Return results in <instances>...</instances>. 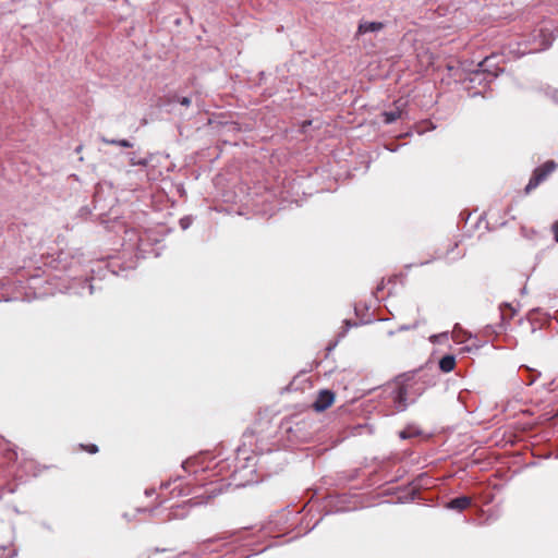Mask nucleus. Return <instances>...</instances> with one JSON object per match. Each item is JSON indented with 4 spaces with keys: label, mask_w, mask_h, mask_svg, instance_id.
Instances as JSON below:
<instances>
[{
    "label": "nucleus",
    "mask_w": 558,
    "mask_h": 558,
    "mask_svg": "<svg viewBox=\"0 0 558 558\" xmlns=\"http://www.w3.org/2000/svg\"><path fill=\"white\" fill-rule=\"evenodd\" d=\"M384 398L391 413L404 411L416 398L414 384L411 379H396L384 389Z\"/></svg>",
    "instance_id": "1"
},
{
    "label": "nucleus",
    "mask_w": 558,
    "mask_h": 558,
    "mask_svg": "<svg viewBox=\"0 0 558 558\" xmlns=\"http://www.w3.org/2000/svg\"><path fill=\"white\" fill-rule=\"evenodd\" d=\"M199 466V458H192L187 459L182 463V468L186 472H193L195 474V482L198 483L202 487H205V493L207 494V498H211L218 494H220L225 486L228 484L223 483L222 480H213L211 477H215L218 475V472H211L210 475L205 476V474L209 471L208 466L202 469L201 473H198V470L196 468Z\"/></svg>",
    "instance_id": "2"
},
{
    "label": "nucleus",
    "mask_w": 558,
    "mask_h": 558,
    "mask_svg": "<svg viewBox=\"0 0 558 558\" xmlns=\"http://www.w3.org/2000/svg\"><path fill=\"white\" fill-rule=\"evenodd\" d=\"M553 40L554 35L549 27H538L534 29L529 39L523 43L524 48L520 49V53L525 54L543 51L550 47Z\"/></svg>",
    "instance_id": "3"
},
{
    "label": "nucleus",
    "mask_w": 558,
    "mask_h": 558,
    "mask_svg": "<svg viewBox=\"0 0 558 558\" xmlns=\"http://www.w3.org/2000/svg\"><path fill=\"white\" fill-rule=\"evenodd\" d=\"M556 168L557 165L553 160L546 161L544 165L537 167L525 186V193H530L536 189Z\"/></svg>",
    "instance_id": "4"
},
{
    "label": "nucleus",
    "mask_w": 558,
    "mask_h": 558,
    "mask_svg": "<svg viewBox=\"0 0 558 558\" xmlns=\"http://www.w3.org/2000/svg\"><path fill=\"white\" fill-rule=\"evenodd\" d=\"M335 400V395L330 390H322L317 395L316 400L313 403V408L317 412H323L328 409Z\"/></svg>",
    "instance_id": "5"
},
{
    "label": "nucleus",
    "mask_w": 558,
    "mask_h": 558,
    "mask_svg": "<svg viewBox=\"0 0 558 558\" xmlns=\"http://www.w3.org/2000/svg\"><path fill=\"white\" fill-rule=\"evenodd\" d=\"M471 504H472V499L470 497L460 496V497H457V498L450 500L446 505V507L451 510L462 511V510L466 509L468 507H470Z\"/></svg>",
    "instance_id": "6"
},
{
    "label": "nucleus",
    "mask_w": 558,
    "mask_h": 558,
    "mask_svg": "<svg viewBox=\"0 0 558 558\" xmlns=\"http://www.w3.org/2000/svg\"><path fill=\"white\" fill-rule=\"evenodd\" d=\"M384 24L381 22H362L357 28V35H363L371 32H379L383 29Z\"/></svg>",
    "instance_id": "7"
},
{
    "label": "nucleus",
    "mask_w": 558,
    "mask_h": 558,
    "mask_svg": "<svg viewBox=\"0 0 558 558\" xmlns=\"http://www.w3.org/2000/svg\"><path fill=\"white\" fill-rule=\"evenodd\" d=\"M456 366V359L453 355H445L439 361V368L444 373H449L454 369Z\"/></svg>",
    "instance_id": "8"
},
{
    "label": "nucleus",
    "mask_w": 558,
    "mask_h": 558,
    "mask_svg": "<svg viewBox=\"0 0 558 558\" xmlns=\"http://www.w3.org/2000/svg\"><path fill=\"white\" fill-rule=\"evenodd\" d=\"M493 59H494V57L485 58V60L480 64V66L482 68V71L475 72L473 74V76L471 77V82H476V81L481 82L482 78H485L484 72L488 71V66L490 65V62Z\"/></svg>",
    "instance_id": "9"
},
{
    "label": "nucleus",
    "mask_w": 558,
    "mask_h": 558,
    "mask_svg": "<svg viewBox=\"0 0 558 558\" xmlns=\"http://www.w3.org/2000/svg\"><path fill=\"white\" fill-rule=\"evenodd\" d=\"M170 512L167 517V520H172V519H182L184 518L185 513L183 512V508L179 505H172L170 507Z\"/></svg>",
    "instance_id": "10"
},
{
    "label": "nucleus",
    "mask_w": 558,
    "mask_h": 558,
    "mask_svg": "<svg viewBox=\"0 0 558 558\" xmlns=\"http://www.w3.org/2000/svg\"><path fill=\"white\" fill-rule=\"evenodd\" d=\"M401 116V112L399 110H392V111H387V112H384V120L386 123H392L395 122L396 120H398Z\"/></svg>",
    "instance_id": "11"
},
{
    "label": "nucleus",
    "mask_w": 558,
    "mask_h": 558,
    "mask_svg": "<svg viewBox=\"0 0 558 558\" xmlns=\"http://www.w3.org/2000/svg\"><path fill=\"white\" fill-rule=\"evenodd\" d=\"M501 311V318L505 319H511L514 315V308L510 304H505L504 307H500Z\"/></svg>",
    "instance_id": "12"
},
{
    "label": "nucleus",
    "mask_w": 558,
    "mask_h": 558,
    "mask_svg": "<svg viewBox=\"0 0 558 558\" xmlns=\"http://www.w3.org/2000/svg\"><path fill=\"white\" fill-rule=\"evenodd\" d=\"M130 163L132 166H146L148 163L147 159L145 158H136V157H132L130 159Z\"/></svg>",
    "instance_id": "13"
},
{
    "label": "nucleus",
    "mask_w": 558,
    "mask_h": 558,
    "mask_svg": "<svg viewBox=\"0 0 558 558\" xmlns=\"http://www.w3.org/2000/svg\"><path fill=\"white\" fill-rule=\"evenodd\" d=\"M173 101H178L182 106L189 107L191 105V99L189 97H174Z\"/></svg>",
    "instance_id": "14"
},
{
    "label": "nucleus",
    "mask_w": 558,
    "mask_h": 558,
    "mask_svg": "<svg viewBox=\"0 0 558 558\" xmlns=\"http://www.w3.org/2000/svg\"><path fill=\"white\" fill-rule=\"evenodd\" d=\"M117 145L125 148L133 147V144L128 140H118Z\"/></svg>",
    "instance_id": "15"
},
{
    "label": "nucleus",
    "mask_w": 558,
    "mask_h": 558,
    "mask_svg": "<svg viewBox=\"0 0 558 558\" xmlns=\"http://www.w3.org/2000/svg\"><path fill=\"white\" fill-rule=\"evenodd\" d=\"M8 548L4 546H0V558H12L11 553H7Z\"/></svg>",
    "instance_id": "16"
},
{
    "label": "nucleus",
    "mask_w": 558,
    "mask_h": 558,
    "mask_svg": "<svg viewBox=\"0 0 558 558\" xmlns=\"http://www.w3.org/2000/svg\"><path fill=\"white\" fill-rule=\"evenodd\" d=\"M551 229L554 232V239L558 242V220L553 225Z\"/></svg>",
    "instance_id": "17"
},
{
    "label": "nucleus",
    "mask_w": 558,
    "mask_h": 558,
    "mask_svg": "<svg viewBox=\"0 0 558 558\" xmlns=\"http://www.w3.org/2000/svg\"><path fill=\"white\" fill-rule=\"evenodd\" d=\"M178 483V480H174L172 483H166V484H162L161 485V488H168L170 487L171 485H174L173 486V490H175L177 488H179V484Z\"/></svg>",
    "instance_id": "18"
},
{
    "label": "nucleus",
    "mask_w": 558,
    "mask_h": 558,
    "mask_svg": "<svg viewBox=\"0 0 558 558\" xmlns=\"http://www.w3.org/2000/svg\"><path fill=\"white\" fill-rule=\"evenodd\" d=\"M180 226L182 227V229H186L189 226H190V220L189 218H182L180 220Z\"/></svg>",
    "instance_id": "19"
},
{
    "label": "nucleus",
    "mask_w": 558,
    "mask_h": 558,
    "mask_svg": "<svg viewBox=\"0 0 558 558\" xmlns=\"http://www.w3.org/2000/svg\"><path fill=\"white\" fill-rule=\"evenodd\" d=\"M86 449L89 453H96L98 451V447L96 445H89Z\"/></svg>",
    "instance_id": "20"
},
{
    "label": "nucleus",
    "mask_w": 558,
    "mask_h": 558,
    "mask_svg": "<svg viewBox=\"0 0 558 558\" xmlns=\"http://www.w3.org/2000/svg\"><path fill=\"white\" fill-rule=\"evenodd\" d=\"M65 259H66V254L62 252L59 254L57 263L61 264Z\"/></svg>",
    "instance_id": "21"
},
{
    "label": "nucleus",
    "mask_w": 558,
    "mask_h": 558,
    "mask_svg": "<svg viewBox=\"0 0 558 558\" xmlns=\"http://www.w3.org/2000/svg\"><path fill=\"white\" fill-rule=\"evenodd\" d=\"M102 142L108 144V145H117L118 140L102 138Z\"/></svg>",
    "instance_id": "22"
},
{
    "label": "nucleus",
    "mask_w": 558,
    "mask_h": 558,
    "mask_svg": "<svg viewBox=\"0 0 558 558\" xmlns=\"http://www.w3.org/2000/svg\"><path fill=\"white\" fill-rule=\"evenodd\" d=\"M416 325L412 326V328H414ZM411 329V326H405V325H402L398 328L399 331H403V330H409Z\"/></svg>",
    "instance_id": "23"
},
{
    "label": "nucleus",
    "mask_w": 558,
    "mask_h": 558,
    "mask_svg": "<svg viewBox=\"0 0 558 558\" xmlns=\"http://www.w3.org/2000/svg\"><path fill=\"white\" fill-rule=\"evenodd\" d=\"M551 98L554 99V101L558 102V90H553Z\"/></svg>",
    "instance_id": "24"
},
{
    "label": "nucleus",
    "mask_w": 558,
    "mask_h": 558,
    "mask_svg": "<svg viewBox=\"0 0 558 558\" xmlns=\"http://www.w3.org/2000/svg\"><path fill=\"white\" fill-rule=\"evenodd\" d=\"M87 288H88V292H89V294H92V293H93V288H94V287H93V284L88 283V284H87Z\"/></svg>",
    "instance_id": "25"
},
{
    "label": "nucleus",
    "mask_w": 558,
    "mask_h": 558,
    "mask_svg": "<svg viewBox=\"0 0 558 558\" xmlns=\"http://www.w3.org/2000/svg\"><path fill=\"white\" fill-rule=\"evenodd\" d=\"M400 437H401V438H408V435H407V433L403 430V432H401V433H400Z\"/></svg>",
    "instance_id": "26"
},
{
    "label": "nucleus",
    "mask_w": 558,
    "mask_h": 558,
    "mask_svg": "<svg viewBox=\"0 0 558 558\" xmlns=\"http://www.w3.org/2000/svg\"><path fill=\"white\" fill-rule=\"evenodd\" d=\"M489 76H493V77H497L498 73L495 72V73H488Z\"/></svg>",
    "instance_id": "27"
},
{
    "label": "nucleus",
    "mask_w": 558,
    "mask_h": 558,
    "mask_svg": "<svg viewBox=\"0 0 558 558\" xmlns=\"http://www.w3.org/2000/svg\"><path fill=\"white\" fill-rule=\"evenodd\" d=\"M457 332H458V331H457V328H454L453 333L456 335L457 340H459V341H460L459 336L457 335Z\"/></svg>",
    "instance_id": "28"
},
{
    "label": "nucleus",
    "mask_w": 558,
    "mask_h": 558,
    "mask_svg": "<svg viewBox=\"0 0 558 558\" xmlns=\"http://www.w3.org/2000/svg\"><path fill=\"white\" fill-rule=\"evenodd\" d=\"M178 495H185V493L183 490H179Z\"/></svg>",
    "instance_id": "29"
},
{
    "label": "nucleus",
    "mask_w": 558,
    "mask_h": 558,
    "mask_svg": "<svg viewBox=\"0 0 558 558\" xmlns=\"http://www.w3.org/2000/svg\"><path fill=\"white\" fill-rule=\"evenodd\" d=\"M203 495H204V494L196 495V497H195V498H201V497H203Z\"/></svg>",
    "instance_id": "30"
},
{
    "label": "nucleus",
    "mask_w": 558,
    "mask_h": 558,
    "mask_svg": "<svg viewBox=\"0 0 558 558\" xmlns=\"http://www.w3.org/2000/svg\"><path fill=\"white\" fill-rule=\"evenodd\" d=\"M68 267H69V266L63 265L61 268L65 270Z\"/></svg>",
    "instance_id": "31"
}]
</instances>
